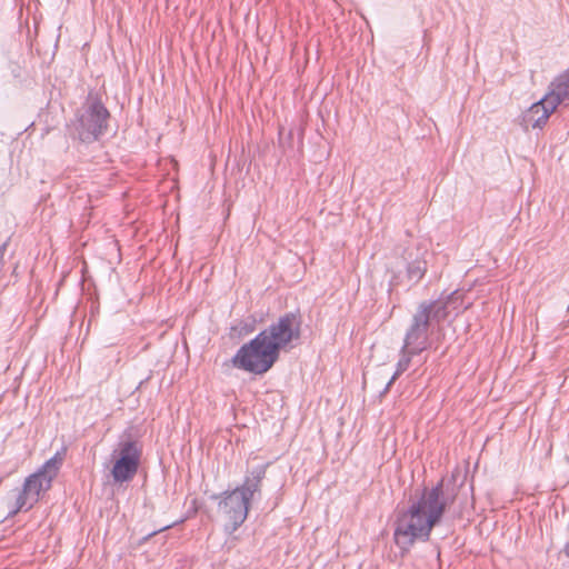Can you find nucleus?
Instances as JSON below:
<instances>
[{"label":"nucleus","mask_w":569,"mask_h":569,"mask_svg":"<svg viewBox=\"0 0 569 569\" xmlns=\"http://www.w3.org/2000/svg\"><path fill=\"white\" fill-rule=\"evenodd\" d=\"M443 479L432 488H423L418 500L398 512L395 521L393 540L402 550L409 551L416 541H428L431 531L438 525L446 508L455 496L443 491Z\"/></svg>","instance_id":"f257e3e1"},{"label":"nucleus","mask_w":569,"mask_h":569,"mask_svg":"<svg viewBox=\"0 0 569 569\" xmlns=\"http://www.w3.org/2000/svg\"><path fill=\"white\" fill-rule=\"evenodd\" d=\"M268 463L259 465L248 471L241 485L220 495H212L218 500V511L227 519L224 532L232 535L247 519L251 502L261 497L262 482Z\"/></svg>","instance_id":"f03ea898"},{"label":"nucleus","mask_w":569,"mask_h":569,"mask_svg":"<svg viewBox=\"0 0 569 569\" xmlns=\"http://www.w3.org/2000/svg\"><path fill=\"white\" fill-rule=\"evenodd\" d=\"M110 112L98 96L89 93L84 103L67 123V132L73 141L93 143L108 131Z\"/></svg>","instance_id":"7ed1b4c3"},{"label":"nucleus","mask_w":569,"mask_h":569,"mask_svg":"<svg viewBox=\"0 0 569 569\" xmlns=\"http://www.w3.org/2000/svg\"><path fill=\"white\" fill-rule=\"evenodd\" d=\"M431 308L432 303L421 301L412 315L402 345L403 349L410 350V353H421L427 350L430 346V327L433 323L440 325L443 322V309L436 307V310L432 312Z\"/></svg>","instance_id":"20e7f679"},{"label":"nucleus","mask_w":569,"mask_h":569,"mask_svg":"<svg viewBox=\"0 0 569 569\" xmlns=\"http://www.w3.org/2000/svg\"><path fill=\"white\" fill-rule=\"evenodd\" d=\"M264 336L259 333L244 343L232 357L231 362L234 368L241 369L254 375L266 373L279 356L264 341Z\"/></svg>","instance_id":"39448f33"},{"label":"nucleus","mask_w":569,"mask_h":569,"mask_svg":"<svg viewBox=\"0 0 569 569\" xmlns=\"http://www.w3.org/2000/svg\"><path fill=\"white\" fill-rule=\"evenodd\" d=\"M142 456V443L130 432H123L112 451L111 476L117 483L131 481L138 472Z\"/></svg>","instance_id":"423d86ee"},{"label":"nucleus","mask_w":569,"mask_h":569,"mask_svg":"<svg viewBox=\"0 0 569 569\" xmlns=\"http://www.w3.org/2000/svg\"><path fill=\"white\" fill-rule=\"evenodd\" d=\"M259 335L266 337L264 341L279 356L281 349L300 339L301 317L295 312H287Z\"/></svg>","instance_id":"0eeeda50"},{"label":"nucleus","mask_w":569,"mask_h":569,"mask_svg":"<svg viewBox=\"0 0 569 569\" xmlns=\"http://www.w3.org/2000/svg\"><path fill=\"white\" fill-rule=\"evenodd\" d=\"M50 487V479H46L41 473L34 472L27 477L9 515L14 516L21 510L31 509L38 502L40 493Z\"/></svg>","instance_id":"6e6552de"},{"label":"nucleus","mask_w":569,"mask_h":569,"mask_svg":"<svg viewBox=\"0 0 569 569\" xmlns=\"http://www.w3.org/2000/svg\"><path fill=\"white\" fill-rule=\"evenodd\" d=\"M557 108L558 107L547 94H545L522 113L520 124L526 131L529 129H542Z\"/></svg>","instance_id":"1a4fd4ad"},{"label":"nucleus","mask_w":569,"mask_h":569,"mask_svg":"<svg viewBox=\"0 0 569 569\" xmlns=\"http://www.w3.org/2000/svg\"><path fill=\"white\" fill-rule=\"evenodd\" d=\"M426 250L419 247L407 248L403 251L406 260V278L411 284H417L426 274L428 264L426 260Z\"/></svg>","instance_id":"9d476101"},{"label":"nucleus","mask_w":569,"mask_h":569,"mask_svg":"<svg viewBox=\"0 0 569 569\" xmlns=\"http://www.w3.org/2000/svg\"><path fill=\"white\" fill-rule=\"evenodd\" d=\"M546 94L557 107L569 103V68L550 82Z\"/></svg>","instance_id":"9b49d317"},{"label":"nucleus","mask_w":569,"mask_h":569,"mask_svg":"<svg viewBox=\"0 0 569 569\" xmlns=\"http://www.w3.org/2000/svg\"><path fill=\"white\" fill-rule=\"evenodd\" d=\"M425 303H432V308L430 310H436V307H441L443 309V321L449 317L451 311H463L469 307H462L463 305V293L459 290H455L451 293L445 296L443 293L435 300H425Z\"/></svg>","instance_id":"f8f14e48"},{"label":"nucleus","mask_w":569,"mask_h":569,"mask_svg":"<svg viewBox=\"0 0 569 569\" xmlns=\"http://www.w3.org/2000/svg\"><path fill=\"white\" fill-rule=\"evenodd\" d=\"M64 459V450L61 452L58 451L53 457L44 462V465L37 471V473H41L46 479H50V483L53 478L58 475L60 467L62 466Z\"/></svg>","instance_id":"ddd939ff"},{"label":"nucleus","mask_w":569,"mask_h":569,"mask_svg":"<svg viewBox=\"0 0 569 569\" xmlns=\"http://www.w3.org/2000/svg\"><path fill=\"white\" fill-rule=\"evenodd\" d=\"M418 355L419 353H410V350H406L403 349V347H401L400 359L397 362L396 371L392 375L391 379L388 381L385 388V392L388 391L391 385L398 379V377L409 368L412 357Z\"/></svg>","instance_id":"4468645a"},{"label":"nucleus","mask_w":569,"mask_h":569,"mask_svg":"<svg viewBox=\"0 0 569 569\" xmlns=\"http://www.w3.org/2000/svg\"><path fill=\"white\" fill-rule=\"evenodd\" d=\"M187 519H188V516H187V517H183V518H181L180 520H177V521H174V522H172V523H170V525H167V526H164V527H162V528H160V529H158V530H154V531L150 532V533H149V536L151 537V536L157 535L158 532H161V531L168 530V529H170V528H172V527H174V526H177V525H179V523L184 522Z\"/></svg>","instance_id":"2eb2a0df"},{"label":"nucleus","mask_w":569,"mask_h":569,"mask_svg":"<svg viewBox=\"0 0 569 569\" xmlns=\"http://www.w3.org/2000/svg\"><path fill=\"white\" fill-rule=\"evenodd\" d=\"M9 244V240L0 244V268L4 266V254Z\"/></svg>","instance_id":"dca6fc26"},{"label":"nucleus","mask_w":569,"mask_h":569,"mask_svg":"<svg viewBox=\"0 0 569 569\" xmlns=\"http://www.w3.org/2000/svg\"><path fill=\"white\" fill-rule=\"evenodd\" d=\"M399 283H400L399 277L398 276H393L391 278V280H390V286L391 287H397V286H399Z\"/></svg>","instance_id":"f3484780"},{"label":"nucleus","mask_w":569,"mask_h":569,"mask_svg":"<svg viewBox=\"0 0 569 569\" xmlns=\"http://www.w3.org/2000/svg\"><path fill=\"white\" fill-rule=\"evenodd\" d=\"M237 537H232L229 542L231 543V546H234L236 541H237Z\"/></svg>","instance_id":"a211bd4d"}]
</instances>
